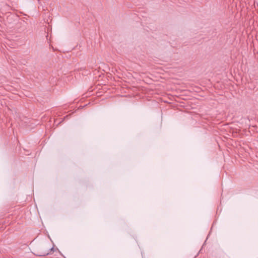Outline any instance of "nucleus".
Returning <instances> with one entry per match:
<instances>
[{"label": "nucleus", "mask_w": 258, "mask_h": 258, "mask_svg": "<svg viewBox=\"0 0 258 258\" xmlns=\"http://www.w3.org/2000/svg\"><path fill=\"white\" fill-rule=\"evenodd\" d=\"M53 250V247H52V248L49 249V250H51V251H52Z\"/></svg>", "instance_id": "obj_2"}, {"label": "nucleus", "mask_w": 258, "mask_h": 258, "mask_svg": "<svg viewBox=\"0 0 258 258\" xmlns=\"http://www.w3.org/2000/svg\"><path fill=\"white\" fill-rule=\"evenodd\" d=\"M49 254V252H45L43 254H38L39 256H45L46 255H48Z\"/></svg>", "instance_id": "obj_1"}]
</instances>
